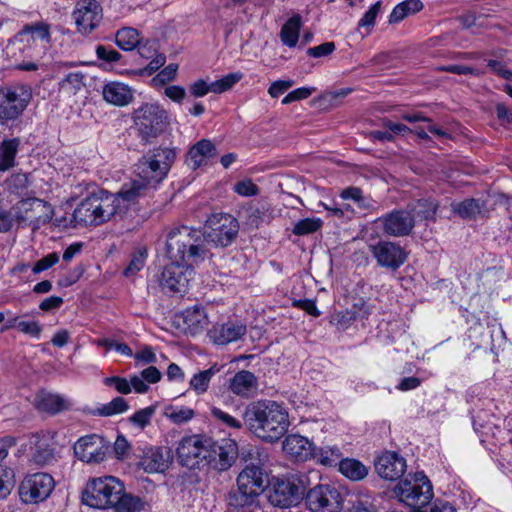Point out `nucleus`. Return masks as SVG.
I'll use <instances>...</instances> for the list:
<instances>
[{
    "instance_id": "bb28decb",
    "label": "nucleus",
    "mask_w": 512,
    "mask_h": 512,
    "mask_svg": "<svg viewBox=\"0 0 512 512\" xmlns=\"http://www.w3.org/2000/svg\"><path fill=\"white\" fill-rule=\"evenodd\" d=\"M103 99L114 106L129 105L134 99V90L125 83L111 81L102 88Z\"/></svg>"
},
{
    "instance_id": "f257e3e1",
    "label": "nucleus",
    "mask_w": 512,
    "mask_h": 512,
    "mask_svg": "<svg viewBox=\"0 0 512 512\" xmlns=\"http://www.w3.org/2000/svg\"><path fill=\"white\" fill-rule=\"evenodd\" d=\"M175 159L174 148L158 147L149 150L135 164L137 179L124 184L120 196L130 203L149 194L165 179Z\"/></svg>"
},
{
    "instance_id": "0e129e2a",
    "label": "nucleus",
    "mask_w": 512,
    "mask_h": 512,
    "mask_svg": "<svg viewBox=\"0 0 512 512\" xmlns=\"http://www.w3.org/2000/svg\"><path fill=\"white\" fill-rule=\"evenodd\" d=\"M487 66L499 77L512 81V71L507 69L501 61L490 59L487 62Z\"/></svg>"
},
{
    "instance_id": "8fccbe9b",
    "label": "nucleus",
    "mask_w": 512,
    "mask_h": 512,
    "mask_svg": "<svg viewBox=\"0 0 512 512\" xmlns=\"http://www.w3.org/2000/svg\"><path fill=\"white\" fill-rule=\"evenodd\" d=\"M244 213L246 224L252 228H258L264 220L266 209L264 206L251 205Z\"/></svg>"
},
{
    "instance_id": "20e7f679",
    "label": "nucleus",
    "mask_w": 512,
    "mask_h": 512,
    "mask_svg": "<svg viewBox=\"0 0 512 512\" xmlns=\"http://www.w3.org/2000/svg\"><path fill=\"white\" fill-rule=\"evenodd\" d=\"M126 200L117 194H112L106 190H98L84 198L73 212V218L79 224L84 226H98L112 217L122 213L126 206L123 202Z\"/></svg>"
},
{
    "instance_id": "4468645a",
    "label": "nucleus",
    "mask_w": 512,
    "mask_h": 512,
    "mask_svg": "<svg viewBox=\"0 0 512 512\" xmlns=\"http://www.w3.org/2000/svg\"><path fill=\"white\" fill-rule=\"evenodd\" d=\"M305 503L311 512H339L343 498L335 486L319 484L307 492Z\"/></svg>"
},
{
    "instance_id": "4d7b16f0",
    "label": "nucleus",
    "mask_w": 512,
    "mask_h": 512,
    "mask_svg": "<svg viewBox=\"0 0 512 512\" xmlns=\"http://www.w3.org/2000/svg\"><path fill=\"white\" fill-rule=\"evenodd\" d=\"M315 88L311 87H301L297 88L290 93H288L283 99L282 104H290L295 101L304 100L307 99L312 95V93L315 91Z\"/></svg>"
},
{
    "instance_id": "9b49d317",
    "label": "nucleus",
    "mask_w": 512,
    "mask_h": 512,
    "mask_svg": "<svg viewBox=\"0 0 512 512\" xmlns=\"http://www.w3.org/2000/svg\"><path fill=\"white\" fill-rule=\"evenodd\" d=\"M133 121L142 139L149 141L161 134L167 124V112L156 103H145L133 112Z\"/></svg>"
},
{
    "instance_id": "e433bc0d",
    "label": "nucleus",
    "mask_w": 512,
    "mask_h": 512,
    "mask_svg": "<svg viewBox=\"0 0 512 512\" xmlns=\"http://www.w3.org/2000/svg\"><path fill=\"white\" fill-rule=\"evenodd\" d=\"M423 7L424 5L420 0H404L393 8L389 15V23H399L407 16L421 11Z\"/></svg>"
},
{
    "instance_id": "412c9836",
    "label": "nucleus",
    "mask_w": 512,
    "mask_h": 512,
    "mask_svg": "<svg viewBox=\"0 0 512 512\" xmlns=\"http://www.w3.org/2000/svg\"><path fill=\"white\" fill-rule=\"evenodd\" d=\"M72 16L78 31L89 34L102 20V7L96 0H79Z\"/></svg>"
},
{
    "instance_id": "e2e57ef3",
    "label": "nucleus",
    "mask_w": 512,
    "mask_h": 512,
    "mask_svg": "<svg viewBox=\"0 0 512 512\" xmlns=\"http://www.w3.org/2000/svg\"><path fill=\"white\" fill-rule=\"evenodd\" d=\"M98 345L106 347L107 349H115L116 351L128 357L133 356L131 348L125 343H119L114 340L105 338L99 340Z\"/></svg>"
},
{
    "instance_id": "58836bf2",
    "label": "nucleus",
    "mask_w": 512,
    "mask_h": 512,
    "mask_svg": "<svg viewBox=\"0 0 512 512\" xmlns=\"http://www.w3.org/2000/svg\"><path fill=\"white\" fill-rule=\"evenodd\" d=\"M145 502L138 496L125 493L124 491L118 495L112 508L116 512H140L144 509Z\"/></svg>"
},
{
    "instance_id": "a211bd4d",
    "label": "nucleus",
    "mask_w": 512,
    "mask_h": 512,
    "mask_svg": "<svg viewBox=\"0 0 512 512\" xmlns=\"http://www.w3.org/2000/svg\"><path fill=\"white\" fill-rule=\"evenodd\" d=\"M29 449L31 462L44 467L53 465L57 461L55 434L49 431H40L30 437Z\"/></svg>"
},
{
    "instance_id": "052dcab7",
    "label": "nucleus",
    "mask_w": 512,
    "mask_h": 512,
    "mask_svg": "<svg viewBox=\"0 0 512 512\" xmlns=\"http://www.w3.org/2000/svg\"><path fill=\"white\" fill-rule=\"evenodd\" d=\"M59 261V255L56 252L50 253L47 256L38 260L32 268L34 274L45 271L55 265Z\"/></svg>"
},
{
    "instance_id": "09e8293b",
    "label": "nucleus",
    "mask_w": 512,
    "mask_h": 512,
    "mask_svg": "<svg viewBox=\"0 0 512 512\" xmlns=\"http://www.w3.org/2000/svg\"><path fill=\"white\" fill-rule=\"evenodd\" d=\"M155 411V406H148L136 411L128 420L131 424L143 429L150 424Z\"/></svg>"
},
{
    "instance_id": "6e6552de",
    "label": "nucleus",
    "mask_w": 512,
    "mask_h": 512,
    "mask_svg": "<svg viewBox=\"0 0 512 512\" xmlns=\"http://www.w3.org/2000/svg\"><path fill=\"white\" fill-rule=\"evenodd\" d=\"M212 438L203 434H193L183 437L176 448V455L181 466L189 470L204 471L205 459Z\"/></svg>"
},
{
    "instance_id": "f3484780",
    "label": "nucleus",
    "mask_w": 512,
    "mask_h": 512,
    "mask_svg": "<svg viewBox=\"0 0 512 512\" xmlns=\"http://www.w3.org/2000/svg\"><path fill=\"white\" fill-rule=\"evenodd\" d=\"M194 275L193 266L176 261L166 265L159 278V284L166 293H185Z\"/></svg>"
},
{
    "instance_id": "680f3d73",
    "label": "nucleus",
    "mask_w": 512,
    "mask_h": 512,
    "mask_svg": "<svg viewBox=\"0 0 512 512\" xmlns=\"http://www.w3.org/2000/svg\"><path fill=\"white\" fill-rule=\"evenodd\" d=\"M381 1L373 4L368 11L365 12L363 17L359 20L358 27H373L377 14L380 11Z\"/></svg>"
},
{
    "instance_id": "393cba45",
    "label": "nucleus",
    "mask_w": 512,
    "mask_h": 512,
    "mask_svg": "<svg viewBox=\"0 0 512 512\" xmlns=\"http://www.w3.org/2000/svg\"><path fill=\"white\" fill-rule=\"evenodd\" d=\"M173 459L168 447H146L140 458V466L148 473H162L169 468Z\"/></svg>"
},
{
    "instance_id": "a878e982",
    "label": "nucleus",
    "mask_w": 512,
    "mask_h": 512,
    "mask_svg": "<svg viewBox=\"0 0 512 512\" xmlns=\"http://www.w3.org/2000/svg\"><path fill=\"white\" fill-rule=\"evenodd\" d=\"M217 148L208 139H202L195 143L187 153V165L196 170L199 167L206 165L211 159L217 156Z\"/></svg>"
},
{
    "instance_id": "f704fd0d",
    "label": "nucleus",
    "mask_w": 512,
    "mask_h": 512,
    "mask_svg": "<svg viewBox=\"0 0 512 512\" xmlns=\"http://www.w3.org/2000/svg\"><path fill=\"white\" fill-rule=\"evenodd\" d=\"M409 211L416 220H433L438 209V203L433 199H419L408 205Z\"/></svg>"
},
{
    "instance_id": "7ed1b4c3",
    "label": "nucleus",
    "mask_w": 512,
    "mask_h": 512,
    "mask_svg": "<svg viewBox=\"0 0 512 512\" xmlns=\"http://www.w3.org/2000/svg\"><path fill=\"white\" fill-rule=\"evenodd\" d=\"M166 255L171 261L193 266L209 255L205 235L201 229L173 227L166 237Z\"/></svg>"
},
{
    "instance_id": "c9c22d12",
    "label": "nucleus",
    "mask_w": 512,
    "mask_h": 512,
    "mask_svg": "<svg viewBox=\"0 0 512 512\" xmlns=\"http://www.w3.org/2000/svg\"><path fill=\"white\" fill-rule=\"evenodd\" d=\"M339 471L348 479L360 481L368 475V468L357 459L345 458L340 461Z\"/></svg>"
},
{
    "instance_id": "6e6d98bb",
    "label": "nucleus",
    "mask_w": 512,
    "mask_h": 512,
    "mask_svg": "<svg viewBox=\"0 0 512 512\" xmlns=\"http://www.w3.org/2000/svg\"><path fill=\"white\" fill-rule=\"evenodd\" d=\"M18 331L38 339L42 332V325L37 320H21L18 325Z\"/></svg>"
},
{
    "instance_id": "603ef678",
    "label": "nucleus",
    "mask_w": 512,
    "mask_h": 512,
    "mask_svg": "<svg viewBox=\"0 0 512 512\" xmlns=\"http://www.w3.org/2000/svg\"><path fill=\"white\" fill-rule=\"evenodd\" d=\"M211 415L218 422H220L222 425H224L228 428L239 430L243 426L242 422L239 419L231 416L230 414L224 412L222 409H220L218 407L211 408Z\"/></svg>"
},
{
    "instance_id": "338daca9",
    "label": "nucleus",
    "mask_w": 512,
    "mask_h": 512,
    "mask_svg": "<svg viewBox=\"0 0 512 512\" xmlns=\"http://www.w3.org/2000/svg\"><path fill=\"white\" fill-rule=\"evenodd\" d=\"M335 50L334 42H325L307 50V54L314 58H319L331 54Z\"/></svg>"
},
{
    "instance_id": "774afa93",
    "label": "nucleus",
    "mask_w": 512,
    "mask_h": 512,
    "mask_svg": "<svg viewBox=\"0 0 512 512\" xmlns=\"http://www.w3.org/2000/svg\"><path fill=\"white\" fill-rule=\"evenodd\" d=\"M178 65L177 64H169L165 68H163L157 76L154 78L155 81H158L162 84L172 81L177 74Z\"/></svg>"
},
{
    "instance_id": "c756f323",
    "label": "nucleus",
    "mask_w": 512,
    "mask_h": 512,
    "mask_svg": "<svg viewBox=\"0 0 512 512\" xmlns=\"http://www.w3.org/2000/svg\"><path fill=\"white\" fill-rule=\"evenodd\" d=\"M228 387L235 395L250 398L258 388V379L252 372L241 370L230 379Z\"/></svg>"
},
{
    "instance_id": "cd10ccee",
    "label": "nucleus",
    "mask_w": 512,
    "mask_h": 512,
    "mask_svg": "<svg viewBox=\"0 0 512 512\" xmlns=\"http://www.w3.org/2000/svg\"><path fill=\"white\" fill-rule=\"evenodd\" d=\"M246 333V326L238 322L228 321L223 324L214 325L209 331V337L218 345H226L237 341Z\"/></svg>"
},
{
    "instance_id": "72a5a7b5",
    "label": "nucleus",
    "mask_w": 512,
    "mask_h": 512,
    "mask_svg": "<svg viewBox=\"0 0 512 512\" xmlns=\"http://www.w3.org/2000/svg\"><path fill=\"white\" fill-rule=\"evenodd\" d=\"M301 27L302 18L299 14L293 15L289 18L280 31V39L282 43L288 47H295L299 39Z\"/></svg>"
},
{
    "instance_id": "13d9d810",
    "label": "nucleus",
    "mask_w": 512,
    "mask_h": 512,
    "mask_svg": "<svg viewBox=\"0 0 512 512\" xmlns=\"http://www.w3.org/2000/svg\"><path fill=\"white\" fill-rule=\"evenodd\" d=\"M104 384L106 386H114L115 389L120 394H129L131 393V385L130 381H128L126 378H122L119 376H111L104 379Z\"/></svg>"
},
{
    "instance_id": "864d4df0",
    "label": "nucleus",
    "mask_w": 512,
    "mask_h": 512,
    "mask_svg": "<svg viewBox=\"0 0 512 512\" xmlns=\"http://www.w3.org/2000/svg\"><path fill=\"white\" fill-rule=\"evenodd\" d=\"M440 71L449 72L457 75H473V76H482L485 71L480 70L477 68H473L466 65H459V64H451V65H445L441 66L439 68Z\"/></svg>"
},
{
    "instance_id": "de8ad7c7",
    "label": "nucleus",
    "mask_w": 512,
    "mask_h": 512,
    "mask_svg": "<svg viewBox=\"0 0 512 512\" xmlns=\"http://www.w3.org/2000/svg\"><path fill=\"white\" fill-rule=\"evenodd\" d=\"M165 416L175 424H182L193 418L194 411L188 407L175 408L170 406L166 408Z\"/></svg>"
},
{
    "instance_id": "5701e85b",
    "label": "nucleus",
    "mask_w": 512,
    "mask_h": 512,
    "mask_svg": "<svg viewBox=\"0 0 512 512\" xmlns=\"http://www.w3.org/2000/svg\"><path fill=\"white\" fill-rule=\"evenodd\" d=\"M383 230L387 235L404 237L410 235L415 223L409 210H393L381 218Z\"/></svg>"
},
{
    "instance_id": "dca6fc26",
    "label": "nucleus",
    "mask_w": 512,
    "mask_h": 512,
    "mask_svg": "<svg viewBox=\"0 0 512 512\" xmlns=\"http://www.w3.org/2000/svg\"><path fill=\"white\" fill-rule=\"evenodd\" d=\"M55 487L53 477L44 472L27 475L19 486V495L25 503L44 501Z\"/></svg>"
},
{
    "instance_id": "4be33fe9",
    "label": "nucleus",
    "mask_w": 512,
    "mask_h": 512,
    "mask_svg": "<svg viewBox=\"0 0 512 512\" xmlns=\"http://www.w3.org/2000/svg\"><path fill=\"white\" fill-rule=\"evenodd\" d=\"M106 449L103 438L96 434L81 437L74 444L75 455L86 463L102 462L106 456Z\"/></svg>"
},
{
    "instance_id": "2f4dec72",
    "label": "nucleus",
    "mask_w": 512,
    "mask_h": 512,
    "mask_svg": "<svg viewBox=\"0 0 512 512\" xmlns=\"http://www.w3.org/2000/svg\"><path fill=\"white\" fill-rule=\"evenodd\" d=\"M35 405L38 410L53 415L68 410L70 407L69 401L64 397L46 391H40L36 395Z\"/></svg>"
},
{
    "instance_id": "ddd939ff",
    "label": "nucleus",
    "mask_w": 512,
    "mask_h": 512,
    "mask_svg": "<svg viewBox=\"0 0 512 512\" xmlns=\"http://www.w3.org/2000/svg\"><path fill=\"white\" fill-rule=\"evenodd\" d=\"M303 482L295 477L276 478L268 493V501L274 507L289 508L296 506L304 495Z\"/></svg>"
},
{
    "instance_id": "a18cd8bd",
    "label": "nucleus",
    "mask_w": 512,
    "mask_h": 512,
    "mask_svg": "<svg viewBox=\"0 0 512 512\" xmlns=\"http://www.w3.org/2000/svg\"><path fill=\"white\" fill-rule=\"evenodd\" d=\"M322 226L320 219L305 218L295 223L292 233L297 236H304L316 232Z\"/></svg>"
},
{
    "instance_id": "2eb2a0df",
    "label": "nucleus",
    "mask_w": 512,
    "mask_h": 512,
    "mask_svg": "<svg viewBox=\"0 0 512 512\" xmlns=\"http://www.w3.org/2000/svg\"><path fill=\"white\" fill-rule=\"evenodd\" d=\"M208 454L209 456L205 459L204 471L225 472L232 467L237 459L238 445L231 439H224L221 442L212 439Z\"/></svg>"
},
{
    "instance_id": "a19ab883",
    "label": "nucleus",
    "mask_w": 512,
    "mask_h": 512,
    "mask_svg": "<svg viewBox=\"0 0 512 512\" xmlns=\"http://www.w3.org/2000/svg\"><path fill=\"white\" fill-rule=\"evenodd\" d=\"M219 371L214 365L207 370L199 371L194 374L190 380V388L197 394H203L207 391L212 377Z\"/></svg>"
},
{
    "instance_id": "37998d69",
    "label": "nucleus",
    "mask_w": 512,
    "mask_h": 512,
    "mask_svg": "<svg viewBox=\"0 0 512 512\" xmlns=\"http://www.w3.org/2000/svg\"><path fill=\"white\" fill-rule=\"evenodd\" d=\"M318 460V462L324 466H338L340 461L342 460V453L337 447H323L318 451H314V455L312 456Z\"/></svg>"
},
{
    "instance_id": "49530a36",
    "label": "nucleus",
    "mask_w": 512,
    "mask_h": 512,
    "mask_svg": "<svg viewBox=\"0 0 512 512\" xmlns=\"http://www.w3.org/2000/svg\"><path fill=\"white\" fill-rule=\"evenodd\" d=\"M14 483L13 470L8 466H0V501L11 493Z\"/></svg>"
},
{
    "instance_id": "4c0bfd02",
    "label": "nucleus",
    "mask_w": 512,
    "mask_h": 512,
    "mask_svg": "<svg viewBox=\"0 0 512 512\" xmlns=\"http://www.w3.org/2000/svg\"><path fill=\"white\" fill-rule=\"evenodd\" d=\"M141 42L139 32L132 27H123L119 29L115 34V43L117 46L124 51H132Z\"/></svg>"
},
{
    "instance_id": "ea45409f",
    "label": "nucleus",
    "mask_w": 512,
    "mask_h": 512,
    "mask_svg": "<svg viewBox=\"0 0 512 512\" xmlns=\"http://www.w3.org/2000/svg\"><path fill=\"white\" fill-rule=\"evenodd\" d=\"M129 409L128 402L123 397H115L109 403L101 404L95 410L93 415L110 417L117 414H122Z\"/></svg>"
},
{
    "instance_id": "3c124183",
    "label": "nucleus",
    "mask_w": 512,
    "mask_h": 512,
    "mask_svg": "<svg viewBox=\"0 0 512 512\" xmlns=\"http://www.w3.org/2000/svg\"><path fill=\"white\" fill-rule=\"evenodd\" d=\"M146 261V251L138 250L132 255L128 266L123 271L125 277L135 276L144 266Z\"/></svg>"
},
{
    "instance_id": "1a4fd4ad",
    "label": "nucleus",
    "mask_w": 512,
    "mask_h": 512,
    "mask_svg": "<svg viewBox=\"0 0 512 512\" xmlns=\"http://www.w3.org/2000/svg\"><path fill=\"white\" fill-rule=\"evenodd\" d=\"M394 491L401 502L414 509L426 506L433 498L431 482L422 472L401 480Z\"/></svg>"
},
{
    "instance_id": "0eeeda50",
    "label": "nucleus",
    "mask_w": 512,
    "mask_h": 512,
    "mask_svg": "<svg viewBox=\"0 0 512 512\" xmlns=\"http://www.w3.org/2000/svg\"><path fill=\"white\" fill-rule=\"evenodd\" d=\"M123 490L122 482L113 476L92 479L82 494V501L93 508H110Z\"/></svg>"
},
{
    "instance_id": "79ce46f5",
    "label": "nucleus",
    "mask_w": 512,
    "mask_h": 512,
    "mask_svg": "<svg viewBox=\"0 0 512 512\" xmlns=\"http://www.w3.org/2000/svg\"><path fill=\"white\" fill-rule=\"evenodd\" d=\"M452 211L464 219L475 218L481 212V205L474 198L465 199L462 202L452 203Z\"/></svg>"
},
{
    "instance_id": "bf43d9fd",
    "label": "nucleus",
    "mask_w": 512,
    "mask_h": 512,
    "mask_svg": "<svg viewBox=\"0 0 512 512\" xmlns=\"http://www.w3.org/2000/svg\"><path fill=\"white\" fill-rule=\"evenodd\" d=\"M234 191L241 196H255L259 192V188L251 180L239 181L234 185Z\"/></svg>"
},
{
    "instance_id": "473e14b6",
    "label": "nucleus",
    "mask_w": 512,
    "mask_h": 512,
    "mask_svg": "<svg viewBox=\"0 0 512 512\" xmlns=\"http://www.w3.org/2000/svg\"><path fill=\"white\" fill-rule=\"evenodd\" d=\"M20 143L19 138L5 139L0 143V171H8L16 165Z\"/></svg>"
},
{
    "instance_id": "423d86ee",
    "label": "nucleus",
    "mask_w": 512,
    "mask_h": 512,
    "mask_svg": "<svg viewBox=\"0 0 512 512\" xmlns=\"http://www.w3.org/2000/svg\"><path fill=\"white\" fill-rule=\"evenodd\" d=\"M239 229V222L234 216L215 213L206 220L202 233L205 235L207 246L226 248L236 240Z\"/></svg>"
},
{
    "instance_id": "6ab92c4d",
    "label": "nucleus",
    "mask_w": 512,
    "mask_h": 512,
    "mask_svg": "<svg viewBox=\"0 0 512 512\" xmlns=\"http://www.w3.org/2000/svg\"><path fill=\"white\" fill-rule=\"evenodd\" d=\"M12 42L21 44L22 50L31 49L40 42L47 50L52 44L51 24L46 21L27 23L13 36Z\"/></svg>"
},
{
    "instance_id": "7c9ffc66",
    "label": "nucleus",
    "mask_w": 512,
    "mask_h": 512,
    "mask_svg": "<svg viewBox=\"0 0 512 512\" xmlns=\"http://www.w3.org/2000/svg\"><path fill=\"white\" fill-rule=\"evenodd\" d=\"M184 330L186 333L196 335L208 326V318L204 308L194 306L186 308L182 312Z\"/></svg>"
},
{
    "instance_id": "c03bdc74",
    "label": "nucleus",
    "mask_w": 512,
    "mask_h": 512,
    "mask_svg": "<svg viewBox=\"0 0 512 512\" xmlns=\"http://www.w3.org/2000/svg\"><path fill=\"white\" fill-rule=\"evenodd\" d=\"M243 78L241 72H233L223 76L221 79L212 82L213 93H223L230 90L236 83Z\"/></svg>"
},
{
    "instance_id": "69168bd1",
    "label": "nucleus",
    "mask_w": 512,
    "mask_h": 512,
    "mask_svg": "<svg viewBox=\"0 0 512 512\" xmlns=\"http://www.w3.org/2000/svg\"><path fill=\"white\" fill-rule=\"evenodd\" d=\"M294 85L293 80H278L273 82L269 89L268 93L272 98H277L283 93H285L289 88Z\"/></svg>"
},
{
    "instance_id": "c85d7f7f",
    "label": "nucleus",
    "mask_w": 512,
    "mask_h": 512,
    "mask_svg": "<svg viewBox=\"0 0 512 512\" xmlns=\"http://www.w3.org/2000/svg\"><path fill=\"white\" fill-rule=\"evenodd\" d=\"M283 450L297 461H306L314 455L315 448L306 437L291 434L283 441Z\"/></svg>"
},
{
    "instance_id": "9d476101",
    "label": "nucleus",
    "mask_w": 512,
    "mask_h": 512,
    "mask_svg": "<svg viewBox=\"0 0 512 512\" xmlns=\"http://www.w3.org/2000/svg\"><path fill=\"white\" fill-rule=\"evenodd\" d=\"M32 98L31 89L25 85L0 87V124L7 125L18 119Z\"/></svg>"
},
{
    "instance_id": "f8f14e48",
    "label": "nucleus",
    "mask_w": 512,
    "mask_h": 512,
    "mask_svg": "<svg viewBox=\"0 0 512 512\" xmlns=\"http://www.w3.org/2000/svg\"><path fill=\"white\" fill-rule=\"evenodd\" d=\"M13 209L16 221L32 227L33 230L49 223L54 215L52 205L39 198L22 199Z\"/></svg>"
},
{
    "instance_id": "39448f33",
    "label": "nucleus",
    "mask_w": 512,
    "mask_h": 512,
    "mask_svg": "<svg viewBox=\"0 0 512 512\" xmlns=\"http://www.w3.org/2000/svg\"><path fill=\"white\" fill-rule=\"evenodd\" d=\"M265 489L262 469L251 465L244 468L237 477V487L227 498L231 511L260 512L259 496Z\"/></svg>"
},
{
    "instance_id": "f03ea898",
    "label": "nucleus",
    "mask_w": 512,
    "mask_h": 512,
    "mask_svg": "<svg viewBox=\"0 0 512 512\" xmlns=\"http://www.w3.org/2000/svg\"><path fill=\"white\" fill-rule=\"evenodd\" d=\"M242 417L250 432L270 443L281 439L290 425L286 409L281 404L271 400L249 403L245 407Z\"/></svg>"
},
{
    "instance_id": "5fc2aeb1",
    "label": "nucleus",
    "mask_w": 512,
    "mask_h": 512,
    "mask_svg": "<svg viewBox=\"0 0 512 512\" xmlns=\"http://www.w3.org/2000/svg\"><path fill=\"white\" fill-rule=\"evenodd\" d=\"M95 53L99 60H102L106 63H115L121 60L122 55L110 46L105 45H97L95 49Z\"/></svg>"
},
{
    "instance_id": "b1692460",
    "label": "nucleus",
    "mask_w": 512,
    "mask_h": 512,
    "mask_svg": "<svg viewBox=\"0 0 512 512\" xmlns=\"http://www.w3.org/2000/svg\"><path fill=\"white\" fill-rule=\"evenodd\" d=\"M406 468L405 458L392 451H385L375 461L377 474L385 480L394 481L401 478Z\"/></svg>"
},
{
    "instance_id": "aec40b11",
    "label": "nucleus",
    "mask_w": 512,
    "mask_h": 512,
    "mask_svg": "<svg viewBox=\"0 0 512 512\" xmlns=\"http://www.w3.org/2000/svg\"><path fill=\"white\" fill-rule=\"evenodd\" d=\"M369 249L377 264L391 271H396L407 259L405 250L394 242L380 241Z\"/></svg>"
}]
</instances>
